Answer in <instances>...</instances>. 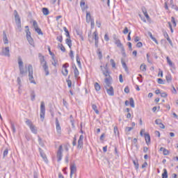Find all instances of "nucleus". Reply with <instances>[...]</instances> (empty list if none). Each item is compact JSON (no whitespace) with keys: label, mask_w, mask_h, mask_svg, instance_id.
<instances>
[{"label":"nucleus","mask_w":178,"mask_h":178,"mask_svg":"<svg viewBox=\"0 0 178 178\" xmlns=\"http://www.w3.org/2000/svg\"><path fill=\"white\" fill-rule=\"evenodd\" d=\"M18 60V67L19 70V74L21 75V77H23L24 76H27V72L29 73V80L30 83L32 84H37L35 81L34 80V71L33 70V65L31 64H29L28 65V69H24V65L23 63V60H22V57L19 56L17 58Z\"/></svg>","instance_id":"obj_1"},{"label":"nucleus","mask_w":178,"mask_h":178,"mask_svg":"<svg viewBox=\"0 0 178 178\" xmlns=\"http://www.w3.org/2000/svg\"><path fill=\"white\" fill-rule=\"evenodd\" d=\"M110 81L111 79H106L103 83V86L106 89L108 95H110V97H113V95H115V91L113 90V87L112 86V81Z\"/></svg>","instance_id":"obj_2"},{"label":"nucleus","mask_w":178,"mask_h":178,"mask_svg":"<svg viewBox=\"0 0 178 178\" xmlns=\"http://www.w3.org/2000/svg\"><path fill=\"white\" fill-rule=\"evenodd\" d=\"M38 56L40 58V65L45 72V76H49V69L48 67V64L45 60V57H44V56H42V54H41L40 53L38 54Z\"/></svg>","instance_id":"obj_3"},{"label":"nucleus","mask_w":178,"mask_h":178,"mask_svg":"<svg viewBox=\"0 0 178 178\" xmlns=\"http://www.w3.org/2000/svg\"><path fill=\"white\" fill-rule=\"evenodd\" d=\"M100 69H101L104 76H105V77H106L104 79V82L106 79L110 80V82L113 81V79H112V76H111V75L109 74V70H104V66H102V65L100 66Z\"/></svg>","instance_id":"obj_4"},{"label":"nucleus","mask_w":178,"mask_h":178,"mask_svg":"<svg viewBox=\"0 0 178 178\" xmlns=\"http://www.w3.org/2000/svg\"><path fill=\"white\" fill-rule=\"evenodd\" d=\"M25 29H26V40H28V42L30 44V45H33V44H34V40H33V38H31V32H30V29H29V26H25Z\"/></svg>","instance_id":"obj_5"},{"label":"nucleus","mask_w":178,"mask_h":178,"mask_svg":"<svg viewBox=\"0 0 178 178\" xmlns=\"http://www.w3.org/2000/svg\"><path fill=\"white\" fill-rule=\"evenodd\" d=\"M40 119L42 122L45 119V103L41 102L40 104Z\"/></svg>","instance_id":"obj_6"},{"label":"nucleus","mask_w":178,"mask_h":178,"mask_svg":"<svg viewBox=\"0 0 178 178\" xmlns=\"http://www.w3.org/2000/svg\"><path fill=\"white\" fill-rule=\"evenodd\" d=\"M76 172H77V166L76 165V164L74 163H72L70 164V177L73 178V175H75V176H76Z\"/></svg>","instance_id":"obj_7"},{"label":"nucleus","mask_w":178,"mask_h":178,"mask_svg":"<svg viewBox=\"0 0 178 178\" xmlns=\"http://www.w3.org/2000/svg\"><path fill=\"white\" fill-rule=\"evenodd\" d=\"M62 156H63V147L60 145L58 150L57 151L58 162H60L62 161Z\"/></svg>","instance_id":"obj_8"},{"label":"nucleus","mask_w":178,"mask_h":178,"mask_svg":"<svg viewBox=\"0 0 178 178\" xmlns=\"http://www.w3.org/2000/svg\"><path fill=\"white\" fill-rule=\"evenodd\" d=\"M10 49H9V47H3L1 52H0V55H1L2 56H10Z\"/></svg>","instance_id":"obj_9"},{"label":"nucleus","mask_w":178,"mask_h":178,"mask_svg":"<svg viewBox=\"0 0 178 178\" xmlns=\"http://www.w3.org/2000/svg\"><path fill=\"white\" fill-rule=\"evenodd\" d=\"M33 26L35 29V31L39 34V35H43L44 33H42V31H41V29L38 28V24L37 23V21H33Z\"/></svg>","instance_id":"obj_10"},{"label":"nucleus","mask_w":178,"mask_h":178,"mask_svg":"<svg viewBox=\"0 0 178 178\" xmlns=\"http://www.w3.org/2000/svg\"><path fill=\"white\" fill-rule=\"evenodd\" d=\"M115 44L118 48L122 49V54L126 55V53L124 52V47H123V44H122V42H120V40L118 39V40L115 41Z\"/></svg>","instance_id":"obj_11"},{"label":"nucleus","mask_w":178,"mask_h":178,"mask_svg":"<svg viewBox=\"0 0 178 178\" xmlns=\"http://www.w3.org/2000/svg\"><path fill=\"white\" fill-rule=\"evenodd\" d=\"M83 140H84V136L81 135L79 136V139L78 140L77 148H79V149L83 148Z\"/></svg>","instance_id":"obj_12"},{"label":"nucleus","mask_w":178,"mask_h":178,"mask_svg":"<svg viewBox=\"0 0 178 178\" xmlns=\"http://www.w3.org/2000/svg\"><path fill=\"white\" fill-rule=\"evenodd\" d=\"M93 38H95V46L96 47V48H98V42L99 40V38L98 37V32L95 31L93 33Z\"/></svg>","instance_id":"obj_13"},{"label":"nucleus","mask_w":178,"mask_h":178,"mask_svg":"<svg viewBox=\"0 0 178 178\" xmlns=\"http://www.w3.org/2000/svg\"><path fill=\"white\" fill-rule=\"evenodd\" d=\"M56 127L57 133L60 134V133H62V129L60 128V124L59 123V120H58V118H56Z\"/></svg>","instance_id":"obj_14"},{"label":"nucleus","mask_w":178,"mask_h":178,"mask_svg":"<svg viewBox=\"0 0 178 178\" xmlns=\"http://www.w3.org/2000/svg\"><path fill=\"white\" fill-rule=\"evenodd\" d=\"M3 41L4 44H9V40H8V36L6 35V31H3Z\"/></svg>","instance_id":"obj_15"},{"label":"nucleus","mask_w":178,"mask_h":178,"mask_svg":"<svg viewBox=\"0 0 178 178\" xmlns=\"http://www.w3.org/2000/svg\"><path fill=\"white\" fill-rule=\"evenodd\" d=\"M145 140L147 145L151 143V136L149 134H145Z\"/></svg>","instance_id":"obj_16"},{"label":"nucleus","mask_w":178,"mask_h":178,"mask_svg":"<svg viewBox=\"0 0 178 178\" xmlns=\"http://www.w3.org/2000/svg\"><path fill=\"white\" fill-rule=\"evenodd\" d=\"M39 152L40 154V156H42V158L44 159V161L45 162H47V161H48V159H47V155H45L44 152H42V149L39 148Z\"/></svg>","instance_id":"obj_17"},{"label":"nucleus","mask_w":178,"mask_h":178,"mask_svg":"<svg viewBox=\"0 0 178 178\" xmlns=\"http://www.w3.org/2000/svg\"><path fill=\"white\" fill-rule=\"evenodd\" d=\"M15 15V23H22V21L20 20V17L19 16V14H17V11L15 10L14 11Z\"/></svg>","instance_id":"obj_18"},{"label":"nucleus","mask_w":178,"mask_h":178,"mask_svg":"<svg viewBox=\"0 0 178 178\" xmlns=\"http://www.w3.org/2000/svg\"><path fill=\"white\" fill-rule=\"evenodd\" d=\"M91 20H94V19H92L91 17V13L87 12L86 13V22L90 23L91 22Z\"/></svg>","instance_id":"obj_19"},{"label":"nucleus","mask_w":178,"mask_h":178,"mask_svg":"<svg viewBox=\"0 0 178 178\" xmlns=\"http://www.w3.org/2000/svg\"><path fill=\"white\" fill-rule=\"evenodd\" d=\"M65 42H66L67 45H68L69 48L70 49H72V40H70V38H68L65 40Z\"/></svg>","instance_id":"obj_20"},{"label":"nucleus","mask_w":178,"mask_h":178,"mask_svg":"<svg viewBox=\"0 0 178 178\" xmlns=\"http://www.w3.org/2000/svg\"><path fill=\"white\" fill-rule=\"evenodd\" d=\"M166 59H167V63H168L169 66L170 67H175V64L172 62V60H170V58L168 56L166 57Z\"/></svg>","instance_id":"obj_21"},{"label":"nucleus","mask_w":178,"mask_h":178,"mask_svg":"<svg viewBox=\"0 0 178 178\" xmlns=\"http://www.w3.org/2000/svg\"><path fill=\"white\" fill-rule=\"evenodd\" d=\"M74 74L75 79H77V77H79V72L76 65H74Z\"/></svg>","instance_id":"obj_22"},{"label":"nucleus","mask_w":178,"mask_h":178,"mask_svg":"<svg viewBox=\"0 0 178 178\" xmlns=\"http://www.w3.org/2000/svg\"><path fill=\"white\" fill-rule=\"evenodd\" d=\"M31 131H32V133H33V134H37V128H35V126L31 125V127H29Z\"/></svg>","instance_id":"obj_23"},{"label":"nucleus","mask_w":178,"mask_h":178,"mask_svg":"<svg viewBox=\"0 0 178 178\" xmlns=\"http://www.w3.org/2000/svg\"><path fill=\"white\" fill-rule=\"evenodd\" d=\"M42 13L44 16H48V15H49V10H48L47 8H43Z\"/></svg>","instance_id":"obj_24"},{"label":"nucleus","mask_w":178,"mask_h":178,"mask_svg":"<svg viewBox=\"0 0 178 178\" xmlns=\"http://www.w3.org/2000/svg\"><path fill=\"white\" fill-rule=\"evenodd\" d=\"M166 81L167 83H171L172 82V75L170 74H168L165 76Z\"/></svg>","instance_id":"obj_25"},{"label":"nucleus","mask_w":178,"mask_h":178,"mask_svg":"<svg viewBox=\"0 0 178 178\" xmlns=\"http://www.w3.org/2000/svg\"><path fill=\"white\" fill-rule=\"evenodd\" d=\"M97 108V105H95V104L92 105V108L93 109V111H95V113L97 115H99V111H98V109Z\"/></svg>","instance_id":"obj_26"},{"label":"nucleus","mask_w":178,"mask_h":178,"mask_svg":"<svg viewBox=\"0 0 178 178\" xmlns=\"http://www.w3.org/2000/svg\"><path fill=\"white\" fill-rule=\"evenodd\" d=\"M122 67L124 69L125 72H129V68L127 67V65H126V63L122 60Z\"/></svg>","instance_id":"obj_27"},{"label":"nucleus","mask_w":178,"mask_h":178,"mask_svg":"<svg viewBox=\"0 0 178 178\" xmlns=\"http://www.w3.org/2000/svg\"><path fill=\"white\" fill-rule=\"evenodd\" d=\"M161 176L162 178H168V170H166V168L163 169V172Z\"/></svg>","instance_id":"obj_28"},{"label":"nucleus","mask_w":178,"mask_h":178,"mask_svg":"<svg viewBox=\"0 0 178 178\" xmlns=\"http://www.w3.org/2000/svg\"><path fill=\"white\" fill-rule=\"evenodd\" d=\"M76 63H78V65L79 67H81V62L80 61V56H79V54H76Z\"/></svg>","instance_id":"obj_29"},{"label":"nucleus","mask_w":178,"mask_h":178,"mask_svg":"<svg viewBox=\"0 0 178 178\" xmlns=\"http://www.w3.org/2000/svg\"><path fill=\"white\" fill-rule=\"evenodd\" d=\"M129 104L131 108H135L136 106L134 105V99H133V97H131L129 99Z\"/></svg>","instance_id":"obj_30"},{"label":"nucleus","mask_w":178,"mask_h":178,"mask_svg":"<svg viewBox=\"0 0 178 178\" xmlns=\"http://www.w3.org/2000/svg\"><path fill=\"white\" fill-rule=\"evenodd\" d=\"M31 101H35V92H34V90H33L31 92Z\"/></svg>","instance_id":"obj_31"},{"label":"nucleus","mask_w":178,"mask_h":178,"mask_svg":"<svg viewBox=\"0 0 178 178\" xmlns=\"http://www.w3.org/2000/svg\"><path fill=\"white\" fill-rule=\"evenodd\" d=\"M110 63H111V66H112L113 69H116V63H115V60L111 59Z\"/></svg>","instance_id":"obj_32"},{"label":"nucleus","mask_w":178,"mask_h":178,"mask_svg":"<svg viewBox=\"0 0 178 178\" xmlns=\"http://www.w3.org/2000/svg\"><path fill=\"white\" fill-rule=\"evenodd\" d=\"M140 69L142 72H146L147 70V65L145 64H142L140 67Z\"/></svg>","instance_id":"obj_33"},{"label":"nucleus","mask_w":178,"mask_h":178,"mask_svg":"<svg viewBox=\"0 0 178 178\" xmlns=\"http://www.w3.org/2000/svg\"><path fill=\"white\" fill-rule=\"evenodd\" d=\"M95 88L96 91H99V90H101V86H99V83L97 82L95 83Z\"/></svg>","instance_id":"obj_34"},{"label":"nucleus","mask_w":178,"mask_h":178,"mask_svg":"<svg viewBox=\"0 0 178 178\" xmlns=\"http://www.w3.org/2000/svg\"><path fill=\"white\" fill-rule=\"evenodd\" d=\"M63 29H64V31L65 32L66 37H67L68 38H70V33H69L67 28L64 27Z\"/></svg>","instance_id":"obj_35"},{"label":"nucleus","mask_w":178,"mask_h":178,"mask_svg":"<svg viewBox=\"0 0 178 178\" xmlns=\"http://www.w3.org/2000/svg\"><path fill=\"white\" fill-rule=\"evenodd\" d=\"M133 163H134V166H135L136 170H138V168H139V166H140V165L138 164V161H135V160H134V161H133Z\"/></svg>","instance_id":"obj_36"},{"label":"nucleus","mask_w":178,"mask_h":178,"mask_svg":"<svg viewBox=\"0 0 178 178\" xmlns=\"http://www.w3.org/2000/svg\"><path fill=\"white\" fill-rule=\"evenodd\" d=\"M58 47H59L60 51H62V52H66V49L65 48V46H63V44H58Z\"/></svg>","instance_id":"obj_37"},{"label":"nucleus","mask_w":178,"mask_h":178,"mask_svg":"<svg viewBox=\"0 0 178 178\" xmlns=\"http://www.w3.org/2000/svg\"><path fill=\"white\" fill-rule=\"evenodd\" d=\"M63 76H67L69 74V70H67V68H64V70L62 71Z\"/></svg>","instance_id":"obj_38"},{"label":"nucleus","mask_w":178,"mask_h":178,"mask_svg":"<svg viewBox=\"0 0 178 178\" xmlns=\"http://www.w3.org/2000/svg\"><path fill=\"white\" fill-rule=\"evenodd\" d=\"M114 134H115V136H119V129H118V127H114Z\"/></svg>","instance_id":"obj_39"},{"label":"nucleus","mask_w":178,"mask_h":178,"mask_svg":"<svg viewBox=\"0 0 178 178\" xmlns=\"http://www.w3.org/2000/svg\"><path fill=\"white\" fill-rule=\"evenodd\" d=\"M10 124H11V129L13 130V133H16V127H15V124L10 122Z\"/></svg>","instance_id":"obj_40"},{"label":"nucleus","mask_w":178,"mask_h":178,"mask_svg":"<svg viewBox=\"0 0 178 178\" xmlns=\"http://www.w3.org/2000/svg\"><path fill=\"white\" fill-rule=\"evenodd\" d=\"M8 152H9V150L8 149H6L3 154V158H5V156H8Z\"/></svg>","instance_id":"obj_41"},{"label":"nucleus","mask_w":178,"mask_h":178,"mask_svg":"<svg viewBox=\"0 0 178 178\" xmlns=\"http://www.w3.org/2000/svg\"><path fill=\"white\" fill-rule=\"evenodd\" d=\"M16 24L19 31H22V22H18Z\"/></svg>","instance_id":"obj_42"},{"label":"nucleus","mask_w":178,"mask_h":178,"mask_svg":"<svg viewBox=\"0 0 178 178\" xmlns=\"http://www.w3.org/2000/svg\"><path fill=\"white\" fill-rule=\"evenodd\" d=\"M97 55L99 56V59H102V51H101L99 49L97 51Z\"/></svg>","instance_id":"obj_43"},{"label":"nucleus","mask_w":178,"mask_h":178,"mask_svg":"<svg viewBox=\"0 0 178 178\" xmlns=\"http://www.w3.org/2000/svg\"><path fill=\"white\" fill-rule=\"evenodd\" d=\"M157 83H158L159 84H165V82H163V79H161V78H159V79H157Z\"/></svg>","instance_id":"obj_44"},{"label":"nucleus","mask_w":178,"mask_h":178,"mask_svg":"<svg viewBox=\"0 0 178 178\" xmlns=\"http://www.w3.org/2000/svg\"><path fill=\"white\" fill-rule=\"evenodd\" d=\"M52 59L54 60V62L52 63L53 66H56V65L58 64V60L55 59V58L52 57Z\"/></svg>","instance_id":"obj_45"},{"label":"nucleus","mask_w":178,"mask_h":178,"mask_svg":"<svg viewBox=\"0 0 178 178\" xmlns=\"http://www.w3.org/2000/svg\"><path fill=\"white\" fill-rule=\"evenodd\" d=\"M17 83L19 84V88H20V87H22V79H20V77H17Z\"/></svg>","instance_id":"obj_46"},{"label":"nucleus","mask_w":178,"mask_h":178,"mask_svg":"<svg viewBox=\"0 0 178 178\" xmlns=\"http://www.w3.org/2000/svg\"><path fill=\"white\" fill-rule=\"evenodd\" d=\"M26 123L27 126H29V127H31L33 125V122H31V121L30 120H27L26 121Z\"/></svg>","instance_id":"obj_47"},{"label":"nucleus","mask_w":178,"mask_h":178,"mask_svg":"<svg viewBox=\"0 0 178 178\" xmlns=\"http://www.w3.org/2000/svg\"><path fill=\"white\" fill-rule=\"evenodd\" d=\"M171 22H172V23L174 27H176L177 24H176V21L175 20L174 17H171Z\"/></svg>","instance_id":"obj_48"},{"label":"nucleus","mask_w":178,"mask_h":178,"mask_svg":"<svg viewBox=\"0 0 178 178\" xmlns=\"http://www.w3.org/2000/svg\"><path fill=\"white\" fill-rule=\"evenodd\" d=\"M56 40H58L59 42H62V41H63V38L62 37V35H59L57 36Z\"/></svg>","instance_id":"obj_49"},{"label":"nucleus","mask_w":178,"mask_h":178,"mask_svg":"<svg viewBox=\"0 0 178 178\" xmlns=\"http://www.w3.org/2000/svg\"><path fill=\"white\" fill-rule=\"evenodd\" d=\"M155 123H156V124L159 125V124H161L162 123V120H161V119H156V120H155Z\"/></svg>","instance_id":"obj_50"},{"label":"nucleus","mask_w":178,"mask_h":178,"mask_svg":"<svg viewBox=\"0 0 178 178\" xmlns=\"http://www.w3.org/2000/svg\"><path fill=\"white\" fill-rule=\"evenodd\" d=\"M70 56L71 59H74V54L73 53V50H70Z\"/></svg>","instance_id":"obj_51"},{"label":"nucleus","mask_w":178,"mask_h":178,"mask_svg":"<svg viewBox=\"0 0 178 178\" xmlns=\"http://www.w3.org/2000/svg\"><path fill=\"white\" fill-rule=\"evenodd\" d=\"M124 91V92H126V94H129V92H130V89L129 88V86H126Z\"/></svg>","instance_id":"obj_52"},{"label":"nucleus","mask_w":178,"mask_h":178,"mask_svg":"<svg viewBox=\"0 0 178 178\" xmlns=\"http://www.w3.org/2000/svg\"><path fill=\"white\" fill-rule=\"evenodd\" d=\"M170 6H171L172 9H174L175 8V5L173 4V0L170 1Z\"/></svg>","instance_id":"obj_53"},{"label":"nucleus","mask_w":178,"mask_h":178,"mask_svg":"<svg viewBox=\"0 0 178 178\" xmlns=\"http://www.w3.org/2000/svg\"><path fill=\"white\" fill-rule=\"evenodd\" d=\"M134 127H127L125 129V131H131L133 130Z\"/></svg>","instance_id":"obj_54"},{"label":"nucleus","mask_w":178,"mask_h":178,"mask_svg":"<svg viewBox=\"0 0 178 178\" xmlns=\"http://www.w3.org/2000/svg\"><path fill=\"white\" fill-rule=\"evenodd\" d=\"M77 145V139L76 138V136L74 138V140L72 142V145L74 147Z\"/></svg>","instance_id":"obj_55"},{"label":"nucleus","mask_w":178,"mask_h":178,"mask_svg":"<svg viewBox=\"0 0 178 178\" xmlns=\"http://www.w3.org/2000/svg\"><path fill=\"white\" fill-rule=\"evenodd\" d=\"M90 26H91V29H94L95 26V23L94 22V19H92L90 22Z\"/></svg>","instance_id":"obj_56"},{"label":"nucleus","mask_w":178,"mask_h":178,"mask_svg":"<svg viewBox=\"0 0 178 178\" xmlns=\"http://www.w3.org/2000/svg\"><path fill=\"white\" fill-rule=\"evenodd\" d=\"M163 155H169V150L163 149Z\"/></svg>","instance_id":"obj_57"},{"label":"nucleus","mask_w":178,"mask_h":178,"mask_svg":"<svg viewBox=\"0 0 178 178\" xmlns=\"http://www.w3.org/2000/svg\"><path fill=\"white\" fill-rule=\"evenodd\" d=\"M166 40L167 41H168L170 45H171V47H173V42H172V40H170V38L168 37Z\"/></svg>","instance_id":"obj_58"},{"label":"nucleus","mask_w":178,"mask_h":178,"mask_svg":"<svg viewBox=\"0 0 178 178\" xmlns=\"http://www.w3.org/2000/svg\"><path fill=\"white\" fill-rule=\"evenodd\" d=\"M161 97H162L163 98H166V97H168V94L166 92H161Z\"/></svg>","instance_id":"obj_59"},{"label":"nucleus","mask_w":178,"mask_h":178,"mask_svg":"<svg viewBox=\"0 0 178 178\" xmlns=\"http://www.w3.org/2000/svg\"><path fill=\"white\" fill-rule=\"evenodd\" d=\"M136 47L137 48H141V47H143V42H139L136 44Z\"/></svg>","instance_id":"obj_60"},{"label":"nucleus","mask_w":178,"mask_h":178,"mask_svg":"<svg viewBox=\"0 0 178 178\" xmlns=\"http://www.w3.org/2000/svg\"><path fill=\"white\" fill-rule=\"evenodd\" d=\"M163 35H164L165 38L167 39L168 37H169V35L168 34V32H166V31H163Z\"/></svg>","instance_id":"obj_61"},{"label":"nucleus","mask_w":178,"mask_h":178,"mask_svg":"<svg viewBox=\"0 0 178 178\" xmlns=\"http://www.w3.org/2000/svg\"><path fill=\"white\" fill-rule=\"evenodd\" d=\"M119 80H120V83H123V75L122 74H120Z\"/></svg>","instance_id":"obj_62"},{"label":"nucleus","mask_w":178,"mask_h":178,"mask_svg":"<svg viewBox=\"0 0 178 178\" xmlns=\"http://www.w3.org/2000/svg\"><path fill=\"white\" fill-rule=\"evenodd\" d=\"M129 33V29L127 27H125L123 31V34H127Z\"/></svg>","instance_id":"obj_63"},{"label":"nucleus","mask_w":178,"mask_h":178,"mask_svg":"<svg viewBox=\"0 0 178 178\" xmlns=\"http://www.w3.org/2000/svg\"><path fill=\"white\" fill-rule=\"evenodd\" d=\"M67 86H68L69 88H70V87H72V81L67 80Z\"/></svg>","instance_id":"obj_64"}]
</instances>
